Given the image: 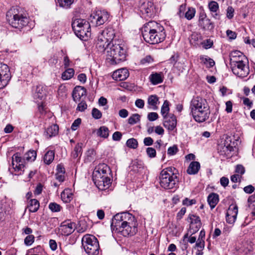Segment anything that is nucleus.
I'll list each match as a JSON object with an SVG mask.
<instances>
[{"label":"nucleus","mask_w":255,"mask_h":255,"mask_svg":"<svg viewBox=\"0 0 255 255\" xmlns=\"http://www.w3.org/2000/svg\"><path fill=\"white\" fill-rule=\"evenodd\" d=\"M141 33L145 42L151 44L160 43L166 37L163 27L154 21L144 24L141 28Z\"/></svg>","instance_id":"obj_1"},{"label":"nucleus","mask_w":255,"mask_h":255,"mask_svg":"<svg viewBox=\"0 0 255 255\" xmlns=\"http://www.w3.org/2000/svg\"><path fill=\"white\" fill-rule=\"evenodd\" d=\"M190 109L195 121L203 123L208 120L210 115V110L207 101L199 97L194 98L191 101Z\"/></svg>","instance_id":"obj_2"},{"label":"nucleus","mask_w":255,"mask_h":255,"mask_svg":"<svg viewBox=\"0 0 255 255\" xmlns=\"http://www.w3.org/2000/svg\"><path fill=\"white\" fill-rule=\"evenodd\" d=\"M110 168L106 164H100L96 166L93 172V180L95 185L101 190L108 189L111 184V179L104 175L108 172L111 173Z\"/></svg>","instance_id":"obj_3"},{"label":"nucleus","mask_w":255,"mask_h":255,"mask_svg":"<svg viewBox=\"0 0 255 255\" xmlns=\"http://www.w3.org/2000/svg\"><path fill=\"white\" fill-rule=\"evenodd\" d=\"M159 184L165 189H172L177 186L178 179L171 167L163 169L159 176Z\"/></svg>","instance_id":"obj_4"},{"label":"nucleus","mask_w":255,"mask_h":255,"mask_svg":"<svg viewBox=\"0 0 255 255\" xmlns=\"http://www.w3.org/2000/svg\"><path fill=\"white\" fill-rule=\"evenodd\" d=\"M7 21L13 27L21 28L26 26L29 19L26 15H24L18 8H10L6 14Z\"/></svg>","instance_id":"obj_5"},{"label":"nucleus","mask_w":255,"mask_h":255,"mask_svg":"<svg viewBox=\"0 0 255 255\" xmlns=\"http://www.w3.org/2000/svg\"><path fill=\"white\" fill-rule=\"evenodd\" d=\"M90 22L83 19H76L72 24V26L75 33L79 38L86 40L91 34Z\"/></svg>","instance_id":"obj_6"},{"label":"nucleus","mask_w":255,"mask_h":255,"mask_svg":"<svg viewBox=\"0 0 255 255\" xmlns=\"http://www.w3.org/2000/svg\"><path fill=\"white\" fill-rule=\"evenodd\" d=\"M82 246L88 255H97L100 249L97 239L94 236L85 235L82 239Z\"/></svg>","instance_id":"obj_7"},{"label":"nucleus","mask_w":255,"mask_h":255,"mask_svg":"<svg viewBox=\"0 0 255 255\" xmlns=\"http://www.w3.org/2000/svg\"><path fill=\"white\" fill-rule=\"evenodd\" d=\"M137 223L134 217L131 218L129 221L123 222L118 228L113 229L115 232L120 233L124 237L133 236L137 232Z\"/></svg>","instance_id":"obj_8"},{"label":"nucleus","mask_w":255,"mask_h":255,"mask_svg":"<svg viewBox=\"0 0 255 255\" xmlns=\"http://www.w3.org/2000/svg\"><path fill=\"white\" fill-rule=\"evenodd\" d=\"M114 38V37H113V63H117L125 60L126 50L121 40H118L117 43Z\"/></svg>","instance_id":"obj_9"},{"label":"nucleus","mask_w":255,"mask_h":255,"mask_svg":"<svg viewBox=\"0 0 255 255\" xmlns=\"http://www.w3.org/2000/svg\"><path fill=\"white\" fill-rule=\"evenodd\" d=\"M109 15L105 10H96L90 15L89 20L93 26H98L103 24L108 19Z\"/></svg>","instance_id":"obj_10"},{"label":"nucleus","mask_w":255,"mask_h":255,"mask_svg":"<svg viewBox=\"0 0 255 255\" xmlns=\"http://www.w3.org/2000/svg\"><path fill=\"white\" fill-rule=\"evenodd\" d=\"M230 67L234 74L238 77H246L250 73L248 63L241 62L240 64L230 65Z\"/></svg>","instance_id":"obj_11"},{"label":"nucleus","mask_w":255,"mask_h":255,"mask_svg":"<svg viewBox=\"0 0 255 255\" xmlns=\"http://www.w3.org/2000/svg\"><path fill=\"white\" fill-rule=\"evenodd\" d=\"M10 79L9 70L7 65L0 62V89L5 87Z\"/></svg>","instance_id":"obj_12"},{"label":"nucleus","mask_w":255,"mask_h":255,"mask_svg":"<svg viewBox=\"0 0 255 255\" xmlns=\"http://www.w3.org/2000/svg\"><path fill=\"white\" fill-rule=\"evenodd\" d=\"M133 219V216L128 212H122L118 213L113 217V229L118 228L123 222L129 221Z\"/></svg>","instance_id":"obj_13"},{"label":"nucleus","mask_w":255,"mask_h":255,"mask_svg":"<svg viewBox=\"0 0 255 255\" xmlns=\"http://www.w3.org/2000/svg\"><path fill=\"white\" fill-rule=\"evenodd\" d=\"M139 8L142 16L144 18L151 17L154 14L153 3L151 1L143 2Z\"/></svg>","instance_id":"obj_14"},{"label":"nucleus","mask_w":255,"mask_h":255,"mask_svg":"<svg viewBox=\"0 0 255 255\" xmlns=\"http://www.w3.org/2000/svg\"><path fill=\"white\" fill-rule=\"evenodd\" d=\"M24 158H21L20 154L18 152L13 154L12 157V165L15 171H20L18 174H21V172L24 171Z\"/></svg>","instance_id":"obj_15"},{"label":"nucleus","mask_w":255,"mask_h":255,"mask_svg":"<svg viewBox=\"0 0 255 255\" xmlns=\"http://www.w3.org/2000/svg\"><path fill=\"white\" fill-rule=\"evenodd\" d=\"M230 65L240 64L241 62L248 63L246 56L241 51L236 50L230 54Z\"/></svg>","instance_id":"obj_16"},{"label":"nucleus","mask_w":255,"mask_h":255,"mask_svg":"<svg viewBox=\"0 0 255 255\" xmlns=\"http://www.w3.org/2000/svg\"><path fill=\"white\" fill-rule=\"evenodd\" d=\"M76 229V224L70 220H66L62 222L60 230L62 234L69 236L74 232Z\"/></svg>","instance_id":"obj_17"},{"label":"nucleus","mask_w":255,"mask_h":255,"mask_svg":"<svg viewBox=\"0 0 255 255\" xmlns=\"http://www.w3.org/2000/svg\"><path fill=\"white\" fill-rule=\"evenodd\" d=\"M238 213V206L236 205H231L226 213V221L229 224H234L236 220Z\"/></svg>","instance_id":"obj_18"},{"label":"nucleus","mask_w":255,"mask_h":255,"mask_svg":"<svg viewBox=\"0 0 255 255\" xmlns=\"http://www.w3.org/2000/svg\"><path fill=\"white\" fill-rule=\"evenodd\" d=\"M163 124L164 127L168 130H173L177 125L176 117L173 114H169L168 117L164 118Z\"/></svg>","instance_id":"obj_19"},{"label":"nucleus","mask_w":255,"mask_h":255,"mask_svg":"<svg viewBox=\"0 0 255 255\" xmlns=\"http://www.w3.org/2000/svg\"><path fill=\"white\" fill-rule=\"evenodd\" d=\"M129 76V72L126 68H121L113 72V79L115 81H123Z\"/></svg>","instance_id":"obj_20"},{"label":"nucleus","mask_w":255,"mask_h":255,"mask_svg":"<svg viewBox=\"0 0 255 255\" xmlns=\"http://www.w3.org/2000/svg\"><path fill=\"white\" fill-rule=\"evenodd\" d=\"M86 93V89L84 87L76 86L73 91L72 97L73 100L77 102Z\"/></svg>","instance_id":"obj_21"},{"label":"nucleus","mask_w":255,"mask_h":255,"mask_svg":"<svg viewBox=\"0 0 255 255\" xmlns=\"http://www.w3.org/2000/svg\"><path fill=\"white\" fill-rule=\"evenodd\" d=\"M46 95V91L45 88L42 86H38L36 87L34 94V98L35 100H42Z\"/></svg>","instance_id":"obj_22"},{"label":"nucleus","mask_w":255,"mask_h":255,"mask_svg":"<svg viewBox=\"0 0 255 255\" xmlns=\"http://www.w3.org/2000/svg\"><path fill=\"white\" fill-rule=\"evenodd\" d=\"M200 168V164L198 161H192L189 164L187 173L190 175H194L198 173Z\"/></svg>","instance_id":"obj_23"},{"label":"nucleus","mask_w":255,"mask_h":255,"mask_svg":"<svg viewBox=\"0 0 255 255\" xmlns=\"http://www.w3.org/2000/svg\"><path fill=\"white\" fill-rule=\"evenodd\" d=\"M149 80L153 85H157L163 82V76L161 73H154L149 76Z\"/></svg>","instance_id":"obj_24"},{"label":"nucleus","mask_w":255,"mask_h":255,"mask_svg":"<svg viewBox=\"0 0 255 255\" xmlns=\"http://www.w3.org/2000/svg\"><path fill=\"white\" fill-rule=\"evenodd\" d=\"M59 127L56 124H53L48 127L45 131V135L47 137L50 138L52 136H55L58 133Z\"/></svg>","instance_id":"obj_25"},{"label":"nucleus","mask_w":255,"mask_h":255,"mask_svg":"<svg viewBox=\"0 0 255 255\" xmlns=\"http://www.w3.org/2000/svg\"><path fill=\"white\" fill-rule=\"evenodd\" d=\"M158 103V98L156 95L150 96L147 100L148 108L153 110L157 109V104Z\"/></svg>","instance_id":"obj_26"},{"label":"nucleus","mask_w":255,"mask_h":255,"mask_svg":"<svg viewBox=\"0 0 255 255\" xmlns=\"http://www.w3.org/2000/svg\"><path fill=\"white\" fill-rule=\"evenodd\" d=\"M207 200L210 207L213 209L219 202V195L216 193H212L209 194Z\"/></svg>","instance_id":"obj_27"},{"label":"nucleus","mask_w":255,"mask_h":255,"mask_svg":"<svg viewBox=\"0 0 255 255\" xmlns=\"http://www.w3.org/2000/svg\"><path fill=\"white\" fill-rule=\"evenodd\" d=\"M27 207L29 209V211L30 212H36L39 209V203L36 199H31L29 201Z\"/></svg>","instance_id":"obj_28"},{"label":"nucleus","mask_w":255,"mask_h":255,"mask_svg":"<svg viewBox=\"0 0 255 255\" xmlns=\"http://www.w3.org/2000/svg\"><path fill=\"white\" fill-rule=\"evenodd\" d=\"M61 198L63 202L68 203L73 198V194L69 189L64 190L61 194Z\"/></svg>","instance_id":"obj_29"},{"label":"nucleus","mask_w":255,"mask_h":255,"mask_svg":"<svg viewBox=\"0 0 255 255\" xmlns=\"http://www.w3.org/2000/svg\"><path fill=\"white\" fill-rule=\"evenodd\" d=\"M55 156L54 152L52 150H49L45 154L43 157L44 163L47 165L50 164L54 160Z\"/></svg>","instance_id":"obj_30"},{"label":"nucleus","mask_w":255,"mask_h":255,"mask_svg":"<svg viewBox=\"0 0 255 255\" xmlns=\"http://www.w3.org/2000/svg\"><path fill=\"white\" fill-rule=\"evenodd\" d=\"M74 70L73 68H67L62 74V79L63 80H68L72 78L74 75Z\"/></svg>","instance_id":"obj_31"},{"label":"nucleus","mask_w":255,"mask_h":255,"mask_svg":"<svg viewBox=\"0 0 255 255\" xmlns=\"http://www.w3.org/2000/svg\"><path fill=\"white\" fill-rule=\"evenodd\" d=\"M200 59L201 62L207 67H212L215 65L214 60L207 56H201Z\"/></svg>","instance_id":"obj_32"},{"label":"nucleus","mask_w":255,"mask_h":255,"mask_svg":"<svg viewBox=\"0 0 255 255\" xmlns=\"http://www.w3.org/2000/svg\"><path fill=\"white\" fill-rule=\"evenodd\" d=\"M82 143H78L75 146L74 150L72 152V156L76 158L82 155Z\"/></svg>","instance_id":"obj_33"},{"label":"nucleus","mask_w":255,"mask_h":255,"mask_svg":"<svg viewBox=\"0 0 255 255\" xmlns=\"http://www.w3.org/2000/svg\"><path fill=\"white\" fill-rule=\"evenodd\" d=\"M36 157V152L34 150H29L24 155V159L28 161H33Z\"/></svg>","instance_id":"obj_34"},{"label":"nucleus","mask_w":255,"mask_h":255,"mask_svg":"<svg viewBox=\"0 0 255 255\" xmlns=\"http://www.w3.org/2000/svg\"><path fill=\"white\" fill-rule=\"evenodd\" d=\"M97 134L102 137L106 138L109 136V130L107 127L103 126L98 129Z\"/></svg>","instance_id":"obj_35"},{"label":"nucleus","mask_w":255,"mask_h":255,"mask_svg":"<svg viewBox=\"0 0 255 255\" xmlns=\"http://www.w3.org/2000/svg\"><path fill=\"white\" fill-rule=\"evenodd\" d=\"M104 51L107 53L106 62L111 65L112 64V47L110 46V42L107 44Z\"/></svg>","instance_id":"obj_36"},{"label":"nucleus","mask_w":255,"mask_h":255,"mask_svg":"<svg viewBox=\"0 0 255 255\" xmlns=\"http://www.w3.org/2000/svg\"><path fill=\"white\" fill-rule=\"evenodd\" d=\"M57 3L60 7L65 9L70 7L71 5L74 2V0H57Z\"/></svg>","instance_id":"obj_37"},{"label":"nucleus","mask_w":255,"mask_h":255,"mask_svg":"<svg viewBox=\"0 0 255 255\" xmlns=\"http://www.w3.org/2000/svg\"><path fill=\"white\" fill-rule=\"evenodd\" d=\"M205 232L204 230H202L199 234L198 238L197 240L196 243H197V246H201L203 247V244H205Z\"/></svg>","instance_id":"obj_38"},{"label":"nucleus","mask_w":255,"mask_h":255,"mask_svg":"<svg viewBox=\"0 0 255 255\" xmlns=\"http://www.w3.org/2000/svg\"><path fill=\"white\" fill-rule=\"evenodd\" d=\"M169 111V103L167 100H166L164 102L161 109V114L163 118L168 117Z\"/></svg>","instance_id":"obj_39"},{"label":"nucleus","mask_w":255,"mask_h":255,"mask_svg":"<svg viewBox=\"0 0 255 255\" xmlns=\"http://www.w3.org/2000/svg\"><path fill=\"white\" fill-rule=\"evenodd\" d=\"M190 224H197L198 226H201V222L199 216L195 215H190L189 217Z\"/></svg>","instance_id":"obj_40"},{"label":"nucleus","mask_w":255,"mask_h":255,"mask_svg":"<svg viewBox=\"0 0 255 255\" xmlns=\"http://www.w3.org/2000/svg\"><path fill=\"white\" fill-rule=\"evenodd\" d=\"M126 144L129 148L135 149L137 147L138 142L136 139L131 138L127 141Z\"/></svg>","instance_id":"obj_41"},{"label":"nucleus","mask_w":255,"mask_h":255,"mask_svg":"<svg viewBox=\"0 0 255 255\" xmlns=\"http://www.w3.org/2000/svg\"><path fill=\"white\" fill-rule=\"evenodd\" d=\"M140 121V116L137 114H133L128 119V123L130 125H134Z\"/></svg>","instance_id":"obj_42"},{"label":"nucleus","mask_w":255,"mask_h":255,"mask_svg":"<svg viewBox=\"0 0 255 255\" xmlns=\"http://www.w3.org/2000/svg\"><path fill=\"white\" fill-rule=\"evenodd\" d=\"M204 24V28L208 30H213L214 28V23L209 18L202 19Z\"/></svg>","instance_id":"obj_43"},{"label":"nucleus","mask_w":255,"mask_h":255,"mask_svg":"<svg viewBox=\"0 0 255 255\" xmlns=\"http://www.w3.org/2000/svg\"><path fill=\"white\" fill-rule=\"evenodd\" d=\"M208 7L212 12H217L219 8L218 3L215 1L210 2L208 4Z\"/></svg>","instance_id":"obj_44"},{"label":"nucleus","mask_w":255,"mask_h":255,"mask_svg":"<svg viewBox=\"0 0 255 255\" xmlns=\"http://www.w3.org/2000/svg\"><path fill=\"white\" fill-rule=\"evenodd\" d=\"M195 8H189L188 11L185 12L184 16L187 19L190 20L195 16Z\"/></svg>","instance_id":"obj_45"},{"label":"nucleus","mask_w":255,"mask_h":255,"mask_svg":"<svg viewBox=\"0 0 255 255\" xmlns=\"http://www.w3.org/2000/svg\"><path fill=\"white\" fill-rule=\"evenodd\" d=\"M49 208L52 212H59L61 210V207L59 204L55 202H53L50 203L49 204Z\"/></svg>","instance_id":"obj_46"},{"label":"nucleus","mask_w":255,"mask_h":255,"mask_svg":"<svg viewBox=\"0 0 255 255\" xmlns=\"http://www.w3.org/2000/svg\"><path fill=\"white\" fill-rule=\"evenodd\" d=\"M201 226H198L197 224H190L188 232L191 235L196 233L200 228Z\"/></svg>","instance_id":"obj_47"},{"label":"nucleus","mask_w":255,"mask_h":255,"mask_svg":"<svg viewBox=\"0 0 255 255\" xmlns=\"http://www.w3.org/2000/svg\"><path fill=\"white\" fill-rule=\"evenodd\" d=\"M34 241V237L33 235H28L24 239V244L27 246H29L32 244Z\"/></svg>","instance_id":"obj_48"},{"label":"nucleus","mask_w":255,"mask_h":255,"mask_svg":"<svg viewBox=\"0 0 255 255\" xmlns=\"http://www.w3.org/2000/svg\"><path fill=\"white\" fill-rule=\"evenodd\" d=\"M146 152L150 158H154L156 155V152L154 148L152 147H147L146 149Z\"/></svg>","instance_id":"obj_49"},{"label":"nucleus","mask_w":255,"mask_h":255,"mask_svg":"<svg viewBox=\"0 0 255 255\" xmlns=\"http://www.w3.org/2000/svg\"><path fill=\"white\" fill-rule=\"evenodd\" d=\"M93 117L95 119H99L102 117L101 112L96 108H93L92 111Z\"/></svg>","instance_id":"obj_50"},{"label":"nucleus","mask_w":255,"mask_h":255,"mask_svg":"<svg viewBox=\"0 0 255 255\" xmlns=\"http://www.w3.org/2000/svg\"><path fill=\"white\" fill-rule=\"evenodd\" d=\"M178 151L177 145H174L172 146L169 147L167 149V154L169 155H173L175 154Z\"/></svg>","instance_id":"obj_51"},{"label":"nucleus","mask_w":255,"mask_h":255,"mask_svg":"<svg viewBox=\"0 0 255 255\" xmlns=\"http://www.w3.org/2000/svg\"><path fill=\"white\" fill-rule=\"evenodd\" d=\"M81 124V119L80 118H78L75 120L71 126V129L73 130H76L79 127L80 124Z\"/></svg>","instance_id":"obj_52"},{"label":"nucleus","mask_w":255,"mask_h":255,"mask_svg":"<svg viewBox=\"0 0 255 255\" xmlns=\"http://www.w3.org/2000/svg\"><path fill=\"white\" fill-rule=\"evenodd\" d=\"M87 108V105L85 101H81L78 105L77 108V110L83 112Z\"/></svg>","instance_id":"obj_53"},{"label":"nucleus","mask_w":255,"mask_h":255,"mask_svg":"<svg viewBox=\"0 0 255 255\" xmlns=\"http://www.w3.org/2000/svg\"><path fill=\"white\" fill-rule=\"evenodd\" d=\"M130 167L131 168V170H133L134 172H138V168H142L141 164L138 163V162L136 161H135L132 163V165L130 166Z\"/></svg>","instance_id":"obj_54"},{"label":"nucleus","mask_w":255,"mask_h":255,"mask_svg":"<svg viewBox=\"0 0 255 255\" xmlns=\"http://www.w3.org/2000/svg\"><path fill=\"white\" fill-rule=\"evenodd\" d=\"M147 118L149 121H154L158 118V115L156 113L151 112L148 113Z\"/></svg>","instance_id":"obj_55"},{"label":"nucleus","mask_w":255,"mask_h":255,"mask_svg":"<svg viewBox=\"0 0 255 255\" xmlns=\"http://www.w3.org/2000/svg\"><path fill=\"white\" fill-rule=\"evenodd\" d=\"M213 42L210 39H206L202 42L203 47L206 49L211 48L213 46Z\"/></svg>","instance_id":"obj_56"},{"label":"nucleus","mask_w":255,"mask_h":255,"mask_svg":"<svg viewBox=\"0 0 255 255\" xmlns=\"http://www.w3.org/2000/svg\"><path fill=\"white\" fill-rule=\"evenodd\" d=\"M234 9L232 6H229L227 9V17L229 19H231L234 16Z\"/></svg>","instance_id":"obj_57"},{"label":"nucleus","mask_w":255,"mask_h":255,"mask_svg":"<svg viewBox=\"0 0 255 255\" xmlns=\"http://www.w3.org/2000/svg\"><path fill=\"white\" fill-rule=\"evenodd\" d=\"M196 201L195 199L190 200L187 198H186L183 200L182 203L184 205L191 206L193 204H195Z\"/></svg>","instance_id":"obj_58"},{"label":"nucleus","mask_w":255,"mask_h":255,"mask_svg":"<svg viewBox=\"0 0 255 255\" xmlns=\"http://www.w3.org/2000/svg\"><path fill=\"white\" fill-rule=\"evenodd\" d=\"M205 244H203V247H202V246H201V247H200L199 246H197V243L195 244V245L194 247V249L197 250V252L196 253V255H203V253L202 251L204 250V249L205 248Z\"/></svg>","instance_id":"obj_59"},{"label":"nucleus","mask_w":255,"mask_h":255,"mask_svg":"<svg viewBox=\"0 0 255 255\" xmlns=\"http://www.w3.org/2000/svg\"><path fill=\"white\" fill-rule=\"evenodd\" d=\"M245 172V169L243 165H237L236 168V173H237L238 174H241L240 175L242 176L243 174H244Z\"/></svg>","instance_id":"obj_60"},{"label":"nucleus","mask_w":255,"mask_h":255,"mask_svg":"<svg viewBox=\"0 0 255 255\" xmlns=\"http://www.w3.org/2000/svg\"><path fill=\"white\" fill-rule=\"evenodd\" d=\"M154 132L160 135H163L164 132V129L160 126L155 127Z\"/></svg>","instance_id":"obj_61"},{"label":"nucleus","mask_w":255,"mask_h":255,"mask_svg":"<svg viewBox=\"0 0 255 255\" xmlns=\"http://www.w3.org/2000/svg\"><path fill=\"white\" fill-rule=\"evenodd\" d=\"M135 105L138 108L142 109L144 106V102L142 99H137L135 102Z\"/></svg>","instance_id":"obj_62"},{"label":"nucleus","mask_w":255,"mask_h":255,"mask_svg":"<svg viewBox=\"0 0 255 255\" xmlns=\"http://www.w3.org/2000/svg\"><path fill=\"white\" fill-rule=\"evenodd\" d=\"M122 136V133L120 131H116L113 134V140L119 141Z\"/></svg>","instance_id":"obj_63"},{"label":"nucleus","mask_w":255,"mask_h":255,"mask_svg":"<svg viewBox=\"0 0 255 255\" xmlns=\"http://www.w3.org/2000/svg\"><path fill=\"white\" fill-rule=\"evenodd\" d=\"M144 144L146 146H150L152 145L153 143V140L150 137H145L143 139Z\"/></svg>","instance_id":"obj_64"}]
</instances>
